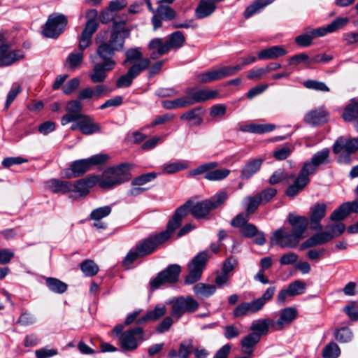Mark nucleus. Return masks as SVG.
Here are the masks:
<instances>
[{"label":"nucleus","mask_w":358,"mask_h":358,"mask_svg":"<svg viewBox=\"0 0 358 358\" xmlns=\"http://www.w3.org/2000/svg\"><path fill=\"white\" fill-rule=\"evenodd\" d=\"M189 205L190 202L187 201L176 209L172 219L169 221L166 230L150 236L136 245L135 248L130 250L123 261V264L129 266L136 259L152 254L158 245L169 240L175 230L180 227L182 220L187 215Z\"/></svg>","instance_id":"nucleus-1"},{"label":"nucleus","mask_w":358,"mask_h":358,"mask_svg":"<svg viewBox=\"0 0 358 358\" xmlns=\"http://www.w3.org/2000/svg\"><path fill=\"white\" fill-rule=\"evenodd\" d=\"M129 21L127 14L123 13L120 19L113 20L108 40H104L107 31H100L96 35L95 41L98 47L96 54L101 59H114L115 53L124 50L126 38L129 37L131 31L137 27L136 24H129Z\"/></svg>","instance_id":"nucleus-2"},{"label":"nucleus","mask_w":358,"mask_h":358,"mask_svg":"<svg viewBox=\"0 0 358 358\" xmlns=\"http://www.w3.org/2000/svg\"><path fill=\"white\" fill-rule=\"evenodd\" d=\"M129 21L127 14L123 13L120 19L113 20L108 40H104L107 31H100L96 35L95 41L98 47L96 54L101 59H114L115 53L124 50L126 38L129 37L131 31L137 27L136 24H129Z\"/></svg>","instance_id":"nucleus-3"},{"label":"nucleus","mask_w":358,"mask_h":358,"mask_svg":"<svg viewBox=\"0 0 358 358\" xmlns=\"http://www.w3.org/2000/svg\"><path fill=\"white\" fill-rule=\"evenodd\" d=\"M287 220L292 226L291 231L288 232L284 228L275 230L271 237L272 245H278L282 248H294L305 237L304 234L308 223L306 217L290 213Z\"/></svg>","instance_id":"nucleus-4"},{"label":"nucleus","mask_w":358,"mask_h":358,"mask_svg":"<svg viewBox=\"0 0 358 358\" xmlns=\"http://www.w3.org/2000/svg\"><path fill=\"white\" fill-rule=\"evenodd\" d=\"M130 169L129 164L108 168L101 176H96L97 184L102 189H112L130 179Z\"/></svg>","instance_id":"nucleus-5"},{"label":"nucleus","mask_w":358,"mask_h":358,"mask_svg":"<svg viewBox=\"0 0 358 358\" xmlns=\"http://www.w3.org/2000/svg\"><path fill=\"white\" fill-rule=\"evenodd\" d=\"M108 156L105 154H97L89 158L73 162L69 169L63 171V176L66 178H78L90 171L92 166L104 164Z\"/></svg>","instance_id":"nucleus-6"},{"label":"nucleus","mask_w":358,"mask_h":358,"mask_svg":"<svg viewBox=\"0 0 358 358\" xmlns=\"http://www.w3.org/2000/svg\"><path fill=\"white\" fill-rule=\"evenodd\" d=\"M228 199V194L225 191H220L209 199L203 200L194 204L190 212L197 218H206L212 210L218 208L224 205Z\"/></svg>","instance_id":"nucleus-7"},{"label":"nucleus","mask_w":358,"mask_h":358,"mask_svg":"<svg viewBox=\"0 0 358 358\" xmlns=\"http://www.w3.org/2000/svg\"><path fill=\"white\" fill-rule=\"evenodd\" d=\"M326 229L328 231L316 233L304 241L301 244V249L314 247L329 242L334 238L341 236L345 231V227L344 224L337 222L334 224H327Z\"/></svg>","instance_id":"nucleus-8"},{"label":"nucleus","mask_w":358,"mask_h":358,"mask_svg":"<svg viewBox=\"0 0 358 358\" xmlns=\"http://www.w3.org/2000/svg\"><path fill=\"white\" fill-rule=\"evenodd\" d=\"M144 336L143 329L137 327L122 333L118 337V341L123 351H134L138 348L139 343L145 340Z\"/></svg>","instance_id":"nucleus-9"},{"label":"nucleus","mask_w":358,"mask_h":358,"mask_svg":"<svg viewBox=\"0 0 358 358\" xmlns=\"http://www.w3.org/2000/svg\"><path fill=\"white\" fill-rule=\"evenodd\" d=\"M358 150V138H348L343 136L338 138L334 144L333 152L342 153L338 158L341 163L349 164L350 155Z\"/></svg>","instance_id":"nucleus-10"},{"label":"nucleus","mask_w":358,"mask_h":358,"mask_svg":"<svg viewBox=\"0 0 358 358\" xmlns=\"http://www.w3.org/2000/svg\"><path fill=\"white\" fill-rule=\"evenodd\" d=\"M67 22V18L64 15L51 14L44 25L42 34L48 38H57L65 30Z\"/></svg>","instance_id":"nucleus-11"},{"label":"nucleus","mask_w":358,"mask_h":358,"mask_svg":"<svg viewBox=\"0 0 358 358\" xmlns=\"http://www.w3.org/2000/svg\"><path fill=\"white\" fill-rule=\"evenodd\" d=\"M208 258V252L202 251L192 259L188 264L189 273L185 278V284L191 285L200 280Z\"/></svg>","instance_id":"nucleus-12"},{"label":"nucleus","mask_w":358,"mask_h":358,"mask_svg":"<svg viewBox=\"0 0 358 358\" xmlns=\"http://www.w3.org/2000/svg\"><path fill=\"white\" fill-rule=\"evenodd\" d=\"M171 304V315L177 320L184 314L193 313L199 308L198 302L192 296H180L170 301Z\"/></svg>","instance_id":"nucleus-13"},{"label":"nucleus","mask_w":358,"mask_h":358,"mask_svg":"<svg viewBox=\"0 0 358 358\" xmlns=\"http://www.w3.org/2000/svg\"><path fill=\"white\" fill-rule=\"evenodd\" d=\"M181 268L178 264H171L164 270L159 272L157 275L150 281V288L152 290L158 289L160 286L166 284H173L178 280Z\"/></svg>","instance_id":"nucleus-14"},{"label":"nucleus","mask_w":358,"mask_h":358,"mask_svg":"<svg viewBox=\"0 0 358 358\" xmlns=\"http://www.w3.org/2000/svg\"><path fill=\"white\" fill-rule=\"evenodd\" d=\"M189 106L197 103L205 102L208 100L216 99L220 97L218 90L209 89H198L189 87L185 90Z\"/></svg>","instance_id":"nucleus-15"},{"label":"nucleus","mask_w":358,"mask_h":358,"mask_svg":"<svg viewBox=\"0 0 358 358\" xmlns=\"http://www.w3.org/2000/svg\"><path fill=\"white\" fill-rule=\"evenodd\" d=\"M115 59H108L101 62L94 63L91 71L89 73V78L93 83H100L106 80L107 73L113 71L115 66Z\"/></svg>","instance_id":"nucleus-16"},{"label":"nucleus","mask_w":358,"mask_h":358,"mask_svg":"<svg viewBox=\"0 0 358 358\" xmlns=\"http://www.w3.org/2000/svg\"><path fill=\"white\" fill-rule=\"evenodd\" d=\"M150 59H144L140 64H134L128 69L126 74L121 76L116 82L118 88L127 87L130 86L133 80L136 78L141 72L147 69L150 66Z\"/></svg>","instance_id":"nucleus-17"},{"label":"nucleus","mask_w":358,"mask_h":358,"mask_svg":"<svg viewBox=\"0 0 358 358\" xmlns=\"http://www.w3.org/2000/svg\"><path fill=\"white\" fill-rule=\"evenodd\" d=\"M65 114L61 120L62 125L64 126L70 122H75L78 119L82 118L85 114L82 113L83 106L78 100H71L67 102Z\"/></svg>","instance_id":"nucleus-18"},{"label":"nucleus","mask_w":358,"mask_h":358,"mask_svg":"<svg viewBox=\"0 0 358 358\" xmlns=\"http://www.w3.org/2000/svg\"><path fill=\"white\" fill-rule=\"evenodd\" d=\"M24 58V52L22 50H10L8 44L0 46V65L8 66Z\"/></svg>","instance_id":"nucleus-19"},{"label":"nucleus","mask_w":358,"mask_h":358,"mask_svg":"<svg viewBox=\"0 0 358 358\" xmlns=\"http://www.w3.org/2000/svg\"><path fill=\"white\" fill-rule=\"evenodd\" d=\"M327 208V204L324 203H316L310 207L309 220L312 229L321 230L322 229L320 222L326 215Z\"/></svg>","instance_id":"nucleus-20"},{"label":"nucleus","mask_w":358,"mask_h":358,"mask_svg":"<svg viewBox=\"0 0 358 358\" xmlns=\"http://www.w3.org/2000/svg\"><path fill=\"white\" fill-rule=\"evenodd\" d=\"M99 27L97 21H87L79 37V50H84L92 44V37Z\"/></svg>","instance_id":"nucleus-21"},{"label":"nucleus","mask_w":358,"mask_h":358,"mask_svg":"<svg viewBox=\"0 0 358 358\" xmlns=\"http://www.w3.org/2000/svg\"><path fill=\"white\" fill-rule=\"evenodd\" d=\"M297 310L294 307H287L282 309L279 313V318L273 324V330L280 331L285 326L291 324L297 317Z\"/></svg>","instance_id":"nucleus-22"},{"label":"nucleus","mask_w":358,"mask_h":358,"mask_svg":"<svg viewBox=\"0 0 358 358\" xmlns=\"http://www.w3.org/2000/svg\"><path fill=\"white\" fill-rule=\"evenodd\" d=\"M97 184V177L91 176L85 178L80 179L72 183L71 192H75L79 196H84L89 193L90 189Z\"/></svg>","instance_id":"nucleus-23"},{"label":"nucleus","mask_w":358,"mask_h":358,"mask_svg":"<svg viewBox=\"0 0 358 358\" xmlns=\"http://www.w3.org/2000/svg\"><path fill=\"white\" fill-rule=\"evenodd\" d=\"M148 48L151 51L150 58L152 59H156L170 51L167 41H164L161 38H155L151 40Z\"/></svg>","instance_id":"nucleus-24"},{"label":"nucleus","mask_w":358,"mask_h":358,"mask_svg":"<svg viewBox=\"0 0 358 358\" xmlns=\"http://www.w3.org/2000/svg\"><path fill=\"white\" fill-rule=\"evenodd\" d=\"M327 116L328 113L323 108H318L307 113L304 120L308 124L317 126L326 122Z\"/></svg>","instance_id":"nucleus-25"},{"label":"nucleus","mask_w":358,"mask_h":358,"mask_svg":"<svg viewBox=\"0 0 358 358\" xmlns=\"http://www.w3.org/2000/svg\"><path fill=\"white\" fill-rule=\"evenodd\" d=\"M287 53V50L282 46L274 45L259 51L257 57L260 60H270L283 57Z\"/></svg>","instance_id":"nucleus-26"},{"label":"nucleus","mask_w":358,"mask_h":358,"mask_svg":"<svg viewBox=\"0 0 358 358\" xmlns=\"http://www.w3.org/2000/svg\"><path fill=\"white\" fill-rule=\"evenodd\" d=\"M263 163V159L257 158L248 161L242 168L241 173V178L243 180H248L255 174L261 168Z\"/></svg>","instance_id":"nucleus-27"},{"label":"nucleus","mask_w":358,"mask_h":358,"mask_svg":"<svg viewBox=\"0 0 358 358\" xmlns=\"http://www.w3.org/2000/svg\"><path fill=\"white\" fill-rule=\"evenodd\" d=\"M215 0H201L195 10L198 19L210 15L216 9Z\"/></svg>","instance_id":"nucleus-28"},{"label":"nucleus","mask_w":358,"mask_h":358,"mask_svg":"<svg viewBox=\"0 0 358 358\" xmlns=\"http://www.w3.org/2000/svg\"><path fill=\"white\" fill-rule=\"evenodd\" d=\"M48 189L55 193L66 194L71 192L72 183L69 181L50 179L46 182Z\"/></svg>","instance_id":"nucleus-29"},{"label":"nucleus","mask_w":358,"mask_h":358,"mask_svg":"<svg viewBox=\"0 0 358 358\" xmlns=\"http://www.w3.org/2000/svg\"><path fill=\"white\" fill-rule=\"evenodd\" d=\"M80 119V132L85 135H91L100 131L101 127L99 124L95 122L94 120L87 115H85Z\"/></svg>","instance_id":"nucleus-30"},{"label":"nucleus","mask_w":358,"mask_h":358,"mask_svg":"<svg viewBox=\"0 0 358 358\" xmlns=\"http://www.w3.org/2000/svg\"><path fill=\"white\" fill-rule=\"evenodd\" d=\"M275 128L273 124H248L242 125L240 130L243 132L263 134L270 132Z\"/></svg>","instance_id":"nucleus-31"},{"label":"nucleus","mask_w":358,"mask_h":358,"mask_svg":"<svg viewBox=\"0 0 358 358\" xmlns=\"http://www.w3.org/2000/svg\"><path fill=\"white\" fill-rule=\"evenodd\" d=\"M274 321L271 319H259L253 320L250 329L253 331V333H256L260 335H265L268 333L269 327L273 329Z\"/></svg>","instance_id":"nucleus-32"},{"label":"nucleus","mask_w":358,"mask_h":358,"mask_svg":"<svg viewBox=\"0 0 358 358\" xmlns=\"http://www.w3.org/2000/svg\"><path fill=\"white\" fill-rule=\"evenodd\" d=\"M166 313V309L165 306L162 304L157 305L155 308L149 312L147 314L139 318L136 323L140 324L143 323H145L148 321H156L162 316H164Z\"/></svg>","instance_id":"nucleus-33"},{"label":"nucleus","mask_w":358,"mask_h":358,"mask_svg":"<svg viewBox=\"0 0 358 358\" xmlns=\"http://www.w3.org/2000/svg\"><path fill=\"white\" fill-rule=\"evenodd\" d=\"M260 335L256 333H250L241 340L243 352L250 356L253 352V347L260 341Z\"/></svg>","instance_id":"nucleus-34"},{"label":"nucleus","mask_w":358,"mask_h":358,"mask_svg":"<svg viewBox=\"0 0 358 358\" xmlns=\"http://www.w3.org/2000/svg\"><path fill=\"white\" fill-rule=\"evenodd\" d=\"M83 50L79 52H73L69 55L65 62V66L70 70H76L78 69L83 61Z\"/></svg>","instance_id":"nucleus-35"},{"label":"nucleus","mask_w":358,"mask_h":358,"mask_svg":"<svg viewBox=\"0 0 358 358\" xmlns=\"http://www.w3.org/2000/svg\"><path fill=\"white\" fill-rule=\"evenodd\" d=\"M193 291L198 297L208 298L215 292L216 286L200 282L193 287Z\"/></svg>","instance_id":"nucleus-36"},{"label":"nucleus","mask_w":358,"mask_h":358,"mask_svg":"<svg viewBox=\"0 0 358 358\" xmlns=\"http://www.w3.org/2000/svg\"><path fill=\"white\" fill-rule=\"evenodd\" d=\"M308 182L306 180L302 179L299 176H297L293 184L290 185L285 191V194L290 197L294 198L299 192H301L303 188L307 185Z\"/></svg>","instance_id":"nucleus-37"},{"label":"nucleus","mask_w":358,"mask_h":358,"mask_svg":"<svg viewBox=\"0 0 358 358\" xmlns=\"http://www.w3.org/2000/svg\"><path fill=\"white\" fill-rule=\"evenodd\" d=\"M342 116L345 122H352L358 119V101L352 99L345 108Z\"/></svg>","instance_id":"nucleus-38"},{"label":"nucleus","mask_w":358,"mask_h":358,"mask_svg":"<svg viewBox=\"0 0 358 358\" xmlns=\"http://www.w3.org/2000/svg\"><path fill=\"white\" fill-rule=\"evenodd\" d=\"M219 80H222V78L218 67L213 68L197 76V80L201 83H210Z\"/></svg>","instance_id":"nucleus-39"},{"label":"nucleus","mask_w":358,"mask_h":358,"mask_svg":"<svg viewBox=\"0 0 358 358\" xmlns=\"http://www.w3.org/2000/svg\"><path fill=\"white\" fill-rule=\"evenodd\" d=\"M162 106L167 110L187 108L189 106L186 94L173 100H164L162 102Z\"/></svg>","instance_id":"nucleus-40"},{"label":"nucleus","mask_w":358,"mask_h":358,"mask_svg":"<svg viewBox=\"0 0 358 358\" xmlns=\"http://www.w3.org/2000/svg\"><path fill=\"white\" fill-rule=\"evenodd\" d=\"M126 59L124 61L123 64L126 65L127 63L130 64H140L144 59H149L148 58H143V54L139 48H131L125 52Z\"/></svg>","instance_id":"nucleus-41"},{"label":"nucleus","mask_w":358,"mask_h":358,"mask_svg":"<svg viewBox=\"0 0 358 358\" xmlns=\"http://www.w3.org/2000/svg\"><path fill=\"white\" fill-rule=\"evenodd\" d=\"M273 0H257L248 6L244 11V16L249 18L255 13L260 11L265 6L271 4Z\"/></svg>","instance_id":"nucleus-42"},{"label":"nucleus","mask_w":358,"mask_h":358,"mask_svg":"<svg viewBox=\"0 0 358 358\" xmlns=\"http://www.w3.org/2000/svg\"><path fill=\"white\" fill-rule=\"evenodd\" d=\"M46 285L53 292L62 294L67 289V285L60 280L55 278H48Z\"/></svg>","instance_id":"nucleus-43"},{"label":"nucleus","mask_w":358,"mask_h":358,"mask_svg":"<svg viewBox=\"0 0 358 358\" xmlns=\"http://www.w3.org/2000/svg\"><path fill=\"white\" fill-rule=\"evenodd\" d=\"M185 41V38L184 35L181 31H175L170 34L169 36V40H167L170 50L171 48L178 49L181 48L184 45Z\"/></svg>","instance_id":"nucleus-44"},{"label":"nucleus","mask_w":358,"mask_h":358,"mask_svg":"<svg viewBox=\"0 0 358 358\" xmlns=\"http://www.w3.org/2000/svg\"><path fill=\"white\" fill-rule=\"evenodd\" d=\"M201 112L202 108L201 107H196L182 114L180 119L189 121L195 120L196 124H200L203 121L201 116Z\"/></svg>","instance_id":"nucleus-45"},{"label":"nucleus","mask_w":358,"mask_h":358,"mask_svg":"<svg viewBox=\"0 0 358 358\" xmlns=\"http://www.w3.org/2000/svg\"><path fill=\"white\" fill-rule=\"evenodd\" d=\"M230 173V170L227 169H210L208 175L204 176V178L210 181H219L226 178Z\"/></svg>","instance_id":"nucleus-46"},{"label":"nucleus","mask_w":358,"mask_h":358,"mask_svg":"<svg viewBox=\"0 0 358 358\" xmlns=\"http://www.w3.org/2000/svg\"><path fill=\"white\" fill-rule=\"evenodd\" d=\"M294 174H288L286 171L282 169H278L275 171L268 180L270 185H275L283 180L288 181L289 179L294 178Z\"/></svg>","instance_id":"nucleus-47"},{"label":"nucleus","mask_w":358,"mask_h":358,"mask_svg":"<svg viewBox=\"0 0 358 358\" xmlns=\"http://www.w3.org/2000/svg\"><path fill=\"white\" fill-rule=\"evenodd\" d=\"M289 296L302 294L306 289V283L303 281L296 280L289 284L287 288Z\"/></svg>","instance_id":"nucleus-48"},{"label":"nucleus","mask_w":358,"mask_h":358,"mask_svg":"<svg viewBox=\"0 0 358 358\" xmlns=\"http://www.w3.org/2000/svg\"><path fill=\"white\" fill-rule=\"evenodd\" d=\"M317 169V166L311 160L307 161L304 162L298 176L306 180L307 182H309V176L314 174L316 172Z\"/></svg>","instance_id":"nucleus-49"},{"label":"nucleus","mask_w":358,"mask_h":358,"mask_svg":"<svg viewBox=\"0 0 358 358\" xmlns=\"http://www.w3.org/2000/svg\"><path fill=\"white\" fill-rule=\"evenodd\" d=\"M156 12L164 20H171L176 16V13L172 8L162 3L159 4Z\"/></svg>","instance_id":"nucleus-50"},{"label":"nucleus","mask_w":358,"mask_h":358,"mask_svg":"<svg viewBox=\"0 0 358 358\" xmlns=\"http://www.w3.org/2000/svg\"><path fill=\"white\" fill-rule=\"evenodd\" d=\"M187 165L182 162L178 161L170 164H164L162 167L163 174H173L181 170L186 169Z\"/></svg>","instance_id":"nucleus-51"},{"label":"nucleus","mask_w":358,"mask_h":358,"mask_svg":"<svg viewBox=\"0 0 358 358\" xmlns=\"http://www.w3.org/2000/svg\"><path fill=\"white\" fill-rule=\"evenodd\" d=\"M244 203L245 205V211L248 215H252L259 206L262 204L257 195L253 196H247L244 199Z\"/></svg>","instance_id":"nucleus-52"},{"label":"nucleus","mask_w":358,"mask_h":358,"mask_svg":"<svg viewBox=\"0 0 358 358\" xmlns=\"http://www.w3.org/2000/svg\"><path fill=\"white\" fill-rule=\"evenodd\" d=\"M217 166L218 164L215 162L206 163L190 171L189 175L190 176H195L201 174L208 175V173H210V169H215Z\"/></svg>","instance_id":"nucleus-53"},{"label":"nucleus","mask_w":358,"mask_h":358,"mask_svg":"<svg viewBox=\"0 0 358 358\" xmlns=\"http://www.w3.org/2000/svg\"><path fill=\"white\" fill-rule=\"evenodd\" d=\"M311 161L318 167L320 165L326 164L329 162V150L324 148L316 152L312 157Z\"/></svg>","instance_id":"nucleus-54"},{"label":"nucleus","mask_w":358,"mask_h":358,"mask_svg":"<svg viewBox=\"0 0 358 358\" xmlns=\"http://www.w3.org/2000/svg\"><path fill=\"white\" fill-rule=\"evenodd\" d=\"M341 354V350L338 345L334 343L331 342L328 343L324 348L322 356L324 358H337Z\"/></svg>","instance_id":"nucleus-55"},{"label":"nucleus","mask_w":358,"mask_h":358,"mask_svg":"<svg viewBox=\"0 0 358 358\" xmlns=\"http://www.w3.org/2000/svg\"><path fill=\"white\" fill-rule=\"evenodd\" d=\"M112 211L111 207L109 206H105L103 207L97 208L94 209L90 213V219L94 221H99L101 219L107 217L110 214Z\"/></svg>","instance_id":"nucleus-56"},{"label":"nucleus","mask_w":358,"mask_h":358,"mask_svg":"<svg viewBox=\"0 0 358 358\" xmlns=\"http://www.w3.org/2000/svg\"><path fill=\"white\" fill-rule=\"evenodd\" d=\"M80 269L87 276L95 275L99 271L98 266L92 260H85L80 264Z\"/></svg>","instance_id":"nucleus-57"},{"label":"nucleus","mask_w":358,"mask_h":358,"mask_svg":"<svg viewBox=\"0 0 358 358\" xmlns=\"http://www.w3.org/2000/svg\"><path fill=\"white\" fill-rule=\"evenodd\" d=\"M277 194V190L273 187L266 188L256 195L262 204H265L271 201Z\"/></svg>","instance_id":"nucleus-58"},{"label":"nucleus","mask_w":358,"mask_h":358,"mask_svg":"<svg viewBox=\"0 0 358 358\" xmlns=\"http://www.w3.org/2000/svg\"><path fill=\"white\" fill-rule=\"evenodd\" d=\"M349 22V18L345 17H336L330 24H327V28L329 33L335 32L345 27Z\"/></svg>","instance_id":"nucleus-59"},{"label":"nucleus","mask_w":358,"mask_h":358,"mask_svg":"<svg viewBox=\"0 0 358 358\" xmlns=\"http://www.w3.org/2000/svg\"><path fill=\"white\" fill-rule=\"evenodd\" d=\"M303 86L307 89L314 90L321 92H329V88L322 81L315 80H307L303 82Z\"/></svg>","instance_id":"nucleus-60"},{"label":"nucleus","mask_w":358,"mask_h":358,"mask_svg":"<svg viewBox=\"0 0 358 358\" xmlns=\"http://www.w3.org/2000/svg\"><path fill=\"white\" fill-rule=\"evenodd\" d=\"M335 338L340 343H348L351 341L352 333L348 327H342L335 331Z\"/></svg>","instance_id":"nucleus-61"},{"label":"nucleus","mask_w":358,"mask_h":358,"mask_svg":"<svg viewBox=\"0 0 358 358\" xmlns=\"http://www.w3.org/2000/svg\"><path fill=\"white\" fill-rule=\"evenodd\" d=\"M192 351L193 341L192 340L185 341L180 344L178 357L180 358H188Z\"/></svg>","instance_id":"nucleus-62"},{"label":"nucleus","mask_w":358,"mask_h":358,"mask_svg":"<svg viewBox=\"0 0 358 358\" xmlns=\"http://www.w3.org/2000/svg\"><path fill=\"white\" fill-rule=\"evenodd\" d=\"M301 63L306 64L308 66H310V58L306 53L294 55L288 59L289 65H298Z\"/></svg>","instance_id":"nucleus-63"},{"label":"nucleus","mask_w":358,"mask_h":358,"mask_svg":"<svg viewBox=\"0 0 358 358\" xmlns=\"http://www.w3.org/2000/svg\"><path fill=\"white\" fill-rule=\"evenodd\" d=\"M345 206L342 203L338 208L334 210L329 219L334 222H339L346 218L349 215V211L346 210Z\"/></svg>","instance_id":"nucleus-64"}]
</instances>
